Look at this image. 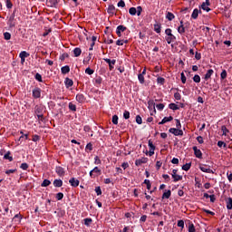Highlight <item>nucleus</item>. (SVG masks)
Listing matches in <instances>:
<instances>
[{
	"instance_id": "f257e3e1",
	"label": "nucleus",
	"mask_w": 232,
	"mask_h": 232,
	"mask_svg": "<svg viewBox=\"0 0 232 232\" xmlns=\"http://www.w3.org/2000/svg\"><path fill=\"white\" fill-rule=\"evenodd\" d=\"M46 111L44 105H36L34 107V114L37 116L38 121L44 120V112Z\"/></svg>"
},
{
	"instance_id": "f03ea898",
	"label": "nucleus",
	"mask_w": 232,
	"mask_h": 232,
	"mask_svg": "<svg viewBox=\"0 0 232 232\" xmlns=\"http://www.w3.org/2000/svg\"><path fill=\"white\" fill-rule=\"evenodd\" d=\"M169 131V133H172V135H175V137H182V135H184V131L177 128H170Z\"/></svg>"
},
{
	"instance_id": "7ed1b4c3",
	"label": "nucleus",
	"mask_w": 232,
	"mask_h": 232,
	"mask_svg": "<svg viewBox=\"0 0 232 232\" xmlns=\"http://www.w3.org/2000/svg\"><path fill=\"white\" fill-rule=\"evenodd\" d=\"M178 172H179L178 169L172 170L171 177H172L174 182H179V181L182 180V176L177 174Z\"/></svg>"
},
{
	"instance_id": "20e7f679",
	"label": "nucleus",
	"mask_w": 232,
	"mask_h": 232,
	"mask_svg": "<svg viewBox=\"0 0 232 232\" xmlns=\"http://www.w3.org/2000/svg\"><path fill=\"white\" fill-rule=\"evenodd\" d=\"M101 175V169L99 167H95L92 170L90 171L91 179H95V177H99Z\"/></svg>"
},
{
	"instance_id": "39448f33",
	"label": "nucleus",
	"mask_w": 232,
	"mask_h": 232,
	"mask_svg": "<svg viewBox=\"0 0 232 232\" xmlns=\"http://www.w3.org/2000/svg\"><path fill=\"white\" fill-rule=\"evenodd\" d=\"M149 155L150 157H153V155H155V145H153V141H151V140H149Z\"/></svg>"
},
{
	"instance_id": "423d86ee",
	"label": "nucleus",
	"mask_w": 232,
	"mask_h": 232,
	"mask_svg": "<svg viewBox=\"0 0 232 232\" xmlns=\"http://www.w3.org/2000/svg\"><path fill=\"white\" fill-rule=\"evenodd\" d=\"M199 169H201L203 173H215L208 165H200Z\"/></svg>"
},
{
	"instance_id": "0eeeda50",
	"label": "nucleus",
	"mask_w": 232,
	"mask_h": 232,
	"mask_svg": "<svg viewBox=\"0 0 232 232\" xmlns=\"http://www.w3.org/2000/svg\"><path fill=\"white\" fill-rule=\"evenodd\" d=\"M103 61H105V63H108L109 64V70L111 72V70H113V66H115V63H117V61L115 60H111L109 58H104Z\"/></svg>"
},
{
	"instance_id": "6e6552de",
	"label": "nucleus",
	"mask_w": 232,
	"mask_h": 232,
	"mask_svg": "<svg viewBox=\"0 0 232 232\" xmlns=\"http://www.w3.org/2000/svg\"><path fill=\"white\" fill-rule=\"evenodd\" d=\"M33 97L34 99H40L41 98V88L36 87L33 90Z\"/></svg>"
},
{
	"instance_id": "1a4fd4ad",
	"label": "nucleus",
	"mask_w": 232,
	"mask_h": 232,
	"mask_svg": "<svg viewBox=\"0 0 232 232\" xmlns=\"http://www.w3.org/2000/svg\"><path fill=\"white\" fill-rule=\"evenodd\" d=\"M117 12V9L115 8V5H110L107 8V14H110V15H115Z\"/></svg>"
},
{
	"instance_id": "9d476101",
	"label": "nucleus",
	"mask_w": 232,
	"mask_h": 232,
	"mask_svg": "<svg viewBox=\"0 0 232 232\" xmlns=\"http://www.w3.org/2000/svg\"><path fill=\"white\" fill-rule=\"evenodd\" d=\"M148 163V158H141L135 160V166H142V164Z\"/></svg>"
},
{
	"instance_id": "9b49d317",
	"label": "nucleus",
	"mask_w": 232,
	"mask_h": 232,
	"mask_svg": "<svg viewBox=\"0 0 232 232\" xmlns=\"http://www.w3.org/2000/svg\"><path fill=\"white\" fill-rule=\"evenodd\" d=\"M194 154L196 155L197 159H202V151L197 148V146H194L192 148Z\"/></svg>"
},
{
	"instance_id": "f8f14e48",
	"label": "nucleus",
	"mask_w": 232,
	"mask_h": 232,
	"mask_svg": "<svg viewBox=\"0 0 232 232\" xmlns=\"http://www.w3.org/2000/svg\"><path fill=\"white\" fill-rule=\"evenodd\" d=\"M69 183L71 184V186H72V188H77L80 184L79 179H75V178H72L69 180Z\"/></svg>"
},
{
	"instance_id": "ddd939ff",
	"label": "nucleus",
	"mask_w": 232,
	"mask_h": 232,
	"mask_svg": "<svg viewBox=\"0 0 232 232\" xmlns=\"http://www.w3.org/2000/svg\"><path fill=\"white\" fill-rule=\"evenodd\" d=\"M55 172L59 177H64V169L63 167H56Z\"/></svg>"
},
{
	"instance_id": "4468645a",
	"label": "nucleus",
	"mask_w": 232,
	"mask_h": 232,
	"mask_svg": "<svg viewBox=\"0 0 232 232\" xmlns=\"http://www.w3.org/2000/svg\"><path fill=\"white\" fill-rule=\"evenodd\" d=\"M198 14H202V11L198 8L194 9L191 14L192 19H198Z\"/></svg>"
},
{
	"instance_id": "2eb2a0df",
	"label": "nucleus",
	"mask_w": 232,
	"mask_h": 232,
	"mask_svg": "<svg viewBox=\"0 0 232 232\" xmlns=\"http://www.w3.org/2000/svg\"><path fill=\"white\" fill-rule=\"evenodd\" d=\"M76 101L80 103H82L86 102V98L84 97L83 94L79 93L76 95Z\"/></svg>"
},
{
	"instance_id": "dca6fc26",
	"label": "nucleus",
	"mask_w": 232,
	"mask_h": 232,
	"mask_svg": "<svg viewBox=\"0 0 232 232\" xmlns=\"http://www.w3.org/2000/svg\"><path fill=\"white\" fill-rule=\"evenodd\" d=\"M213 73H215V71H213V69H209L207 73L205 74V81H209V79H211V75H213Z\"/></svg>"
},
{
	"instance_id": "f3484780",
	"label": "nucleus",
	"mask_w": 232,
	"mask_h": 232,
	"mask_svg": "<svg viewBox=\"0 0 232 232\" xmlns=\"http://www.w3.org/2000/svg\"><path fill=\"white\" fill-rule=\"evenodd\" d=\"M177 37H175V35L171 34L168 37H166V41L168 43V44H171L172 43H175Z\"/></svg>"
},
{
	"instance_id": "a211bd4d",
	"label": "nucleus",
	"mask_w": 232,
	"mask_h": 232,
	"mask_svg": "<svg viewBox=\"0 0 232 232\" xmlns=\"http://www.w3.org/2000/svg\"><path fill=\"white\" fill-rule=\"evenodd\" d=\"M171 121H173L172 116L165 117V118L162 119L161 121L159 122V124H160V125H161V124H166V122H171Z\"/></svg>"
},
{
	"instance_id": "6ab92c4d",
	"label": "nucleus",
	"mask_w": 232,
	"mask_h": 232,
	"mask_svg": "<svg viewBox=\"0 0 232 232\" xmlns=\"http://www.w3.org/2000/svg\"><path fill=\"white\" fill-rule=\"evenodd\" d=\"M10 155H12V152L7 151V152L5 154L4 159H5V160H9V162H12V160H14V158H13L12 156H10Z\"/></svg>"
},
{
	"instance_id": "aec40b11",
	"label": "nucleus",
	"mask_w": 232,
	"mask_h": 232,
	"mask_svg": "<svg viewBox=\"0 0 232 232\" xmlns=\"http://www.w3.org/2000/svg\"><path fill=\"white\" fill-rule=\"evenodd\" d=\"M47 5L49 6H57V5H59V0H47Z\"/></svg>"
},
{
	"instance_id": "412c9836",
	"label": "nucleus",
	"mask_w": 232,
	"mask_h": 232,
	"mask_svg": "<svg viewBox=\"0 0 232 232\" xmlns=\"http://www.w3.org/2000/svg\"><path fill=\"white\" fill-rule=\"evenodd\" d=\"M64 82L66 88H71V86H73V81L70 78H66Z\"/></svg>"
},
{
	"instance_id": "4be33fe9",
	"label": "nucleus",
	"mask_w": 232,
	"mask_h": 232,
	"mask_svg": "<svg viewBox=\"0 0 232 232\" xmlns=\"http://www.w3.org/2000/svg\"><path fill=\"white\" fill-rule=\"evenodd\" d=\"M179 34H185L186 28L184 27V22H180V26L178 28Z\"/></svg>"
},
{
	"instance_id": "5701e85b",
	"label": "nucleus",
	"mask_w": 232,
	"mask_h": 232,
	"mask_svg": "<svg viewBox=\"0 0 232 232\" xmlns=\"http://www.w3.org/2000/svg\"><path fill=\"white\" fill-rule=\"evenodd\" d=\"M14 16H10L7 24H9L10 28L15 27V22H14Z\"/></svg>"
},
{
	"instance_id": "b1692460",
	"label": "nucleus",
	"mask_w": 232,
	"mask_h": 232,
	"mask_svg": "<svg viewBox=\"0 0 232 232\" xmlns=\"http://www.w3.org/2000/svg\"><path fill=\"white\" fill-rule=\"evenodd\" d=\"M28 55H29L28 53H26L25 51H23L20 53L19 57L21 59L22 63H24V58L28 57Z\"/></svg>"
},
{
	"instance_id": "393cba45",
	"label": "nucleus",
	"mask_w": 232,
	"mask_h": 232,
	"mask_svg": "<svg viewBox=\"0 0 232 232\" xmlns=\"http://www.w3.org/2000/svg\"><path fill=\"white\" fill-rule=\"evenodd\" d=\"M61 72H62V73H63V75H66V73H70V66L65 65V66L62 67Z\"/></svg>"
},
{
	"instance_id": "a878e982",
	"label": "nucleus",
	"mask_w": 232,
	"mask_h": 232,
	"mask_svg": "<svg viewBox=\"0 0 232 232\" xmlns=\"http://www.w3.org/2000/svg\"><path fill=\"white\" fill-rule=\"evenodd\" d=\"M81 53H82V51L81 50V48H79V47L74 48V50H73L74 57L81 56Z\"/></svg>"
},
{
	"instance_id": "bb28decb",
	"label": "nucleus",
	"mask_w": 232,
	"mask_h": 232,
	"mask_svg": "<svg viewBox=\"0 0 232 232\" xmlns=\"http://www.w3.org/2000/svg\"><path fill=\"white\" fill-rule=\"evenodd\" d=\"M162 26L160 25V24H154V32H156V34H160Z\"/></svg>"
},
{
	"instance_id": "cd10ccee",
	"label": "nucleus",
	"mask_w": 232,
	"mask_h": 232,
	"mask_svg": "<svg viewBox=\"0 0 232 232\" xmlns=\"http://www.w3.org/2000/svg\"><path fill=\"white\" fill-rule=\"evenodd\" d=\"M53 186H54V188H62L63 181L61 179H54Z\"/></svg>"
},
{
	"instance_id": "c85d7f7f",
	"label": "nucleus",
	"mask_w": 232,
	"mask_h": 232,
	"mask_svg": "<svg viewBox=\"0 0 232 232\" xmlns=\"http://www.w3.org/2000/svg\"><path fill=\"white\" fill-rule=\"evenodd\" d=\"M221 131H222V135L223 136H227V133H229V130L227 129V127H226V125L221 126Z\"/></svg>"
},
{
	"instance_id": "c756f323",
	"label": "nucleus",
	"mask_w": 232,
	"mask_h": 232,
	"mask_svg": "<svg viewBox=\"0 0 232 232\" xmlns=\"http://www.w3.org/2000/svg\"><path fill=\"white\" fill-rule=\"evenodd\" d=\"M226 204H227V209H232V198H227L226 199Z\"/></svg>"
},
{
	"instance_id": "7c9ffc66",
	"label": "nucleus",
	"mask_w": 232,
	"mask_h": 232,
	"mask_svg": "<svg viewBox=\"0 0 232 232\" xmlns=\"http://www.w3.org/2000/svg\"><path fill=\"white\" fill-rule=\"evenodd\" d=\"M125 44H128V40H118L116 41L117 46H124Z\"/></svg>"
},
{
	"instance_id": "2f4dec72",
	"label": "nucleus",
	"mask_w": 232,
	"mask_h": 232,
	"mask_svg": "<svg viewBox=\"0 0 232 232\" xmlns=\"http://www.w3.org/2000/svg\"><path fill=\"white\" fill-rule=\"evenodd\" d=\"M171 197V190H165L162 195V198H169Z\"/></svg>"
},
{
	"instance_id": "473e14b6",
	"label": "nucleus",
	"mask_w": 232,
	"mask_h": 232,
	"mask_svg": "<svg viewBox=\"0 0 232 232\" xmlns=\"http://www.w3.org/2000/svg\"><path fill=\"white\" fill-rule=\"evenodd\" d=\"M52 182L49 179H44L43 183L41 184L42 188H48Z\"/></svg>"
},
{
	"instance_id": "72a5a7b5",
	"label": "nucleus",
	"mask_w": 232,
	"mask_h": 232,
	"mask_svg": "<svg viewBox=\"0 0 232 232\" xmlns=\"http://www.w3.org/2000/svg\"><path fill=\"white\" fill-rule=\"evenodd\" d=\"M182 169L184 171H189V169H191V163H186L185 165H183Z\"/></svg>"
},
{
	"instance_id": "f704fd0d",
	"label": "nucleus",
	"mask_w": 232,
	"mask_h": 232,
	"mask_svg": "<svg viewBox=\"0 0 232 232\" xmlns=\"http://www.w3.org/2000/svg\"><path fill=\"white\" fill-rule=\"evenodd\" d=\"M166 18H167L169 21H173V19H175V14H173L172 13L168 12V13H167V15H166Z\"/></svg>"
},
{
	"instance_id": "c9c22d12",
	"label": "nucleus",
	"mask_w": 232,
	"mask_h": 232,
	"mask_svg": "<svg viewBox=\"0 0 232 232\" xmlns=\"http://www.w3.org/2000/svg\"><path fill=\"white\" fill-rule=\"evenodd\" d=\"M129 14H130V15H137V8H135V7H130V8L129 9Z\"/></svg>"
},
{
	"instance_id": "e433bc0d",
	"label": "nucleus",
	"mask_w": 232,
	"mask_h": 232,
	"mask_svg": "<svg viewBox=\"0 0 232 232\" xmlns=\"http://www.w3.org/2000/svg\"><path fill=\"white\" fill-rule=\"evenodd\" d=\"M116 30H118V32H121L122 34V32H126V30H128V28L124 25H119Z\"/></svg>"
},
{
	"instance_id": "4c0bfd02",
	"label": "nucleus",
	"mask_w": 232,
	"mask_h": 232,
	"mask_svg": "<svg viewBox=\"0 0 232 232\" xmlns=\"http://www.w3.org/2000/svg\"><path fill=\"white\" fill-rule=\"evenodd\" d=\"M209 5H207L206 4H202L201 5V8L202 10H204L205 12H211V8L208 7Z\"/></svg>"
},
{
	"instance_id": "58836bf2",
	"label": "nucleus",
	"mask_w": 232,
	"mask_h": 232,
	"mask_svg": "<svg viewBox=\"0 0 232 232\" xmlns=\"http://www.w3.org/2000/svg\"><path fill=\"white\" fill-rule=\"evenodd\" d=\"M169 108L170 110H174V111L179 110V105H177L176 103H170V104L169 105Z\"/></svg>"
},
{
	"instance_id": "ea45409f",
	"label": "nucleus",
	"mask_w": 232,
	"mask_h": 232,
	"mask_svg": "<svg viewBox=\"0 0 232 232\" xmlns=\"http://www.w3.org/2000/svg\"><path fill=\"white\" fill-rule=\"evenodd\" d=\"M4 39H5V41H10V39H12V34L8 32L4 33Z\"/></svg>"
},
{
	"instance_id": "a19ab883",
	"label": "nucleus",
	"mask_w": 232,
	"mask_h": 232,
	"mask_svg": "<svg viewBox=\"0 0 232 232\" xmlns=\"http://www.w3.org/2000/svg\"><path fill=\"white\" fill-rule=\"evenodd\" d=\"M157 82H158V84L163 85L164 82H166V79H164L163 77H158L157 78Z\"/></svg>"
},
{
	"instance_id": "79ce46f5",
	"label": "nucleus",
	"mask_w": 232,
	"mask_h": 232,
	"mask_svg": "<svg viewBox=\"0 0 232 232\" xmlns=\"http://www.w3.org/2000/svg\"><path fill=\"white\" fill-rule=\"evenodd\" d=\"M69 109L71 110V111H77V106H75V104L72 102L69 103Z\"/></svg>"
},
{
	"instance_id": "37998d69",
	"label": "nucleus",
	"mask_w": 232,
	"mask_h": 232,
	"mask_svg": "<svg viewBox=\"0 0 232 232\" xmlns=\"http://www.w3.org/2000/svg\"><path fill=\"white\" fill-rule=\"evenodd\" d=\"M112 124H115V125L119 124V116L117 115L112 116Z\"/></svg>"
},
{
	"instance_id": "c03bdc74",
	"label": "nucleus",
	"mask_w": 232,
	"mask_h": 232,
	"mask_svg": "<svg viewBox=\"0 0 232 232\" xmlns=\"http://www.w3.org/2000/svg\"><path fill=\"white\" fill-rule=\"evenodd\" d=\"M138 79H139V82H140V84H144L145 80H144V75L143 74L140 73L138 75Z\"/></svg>"
},
{
	"instance_id": "a18cd8bd",
	"label": "nucleus",
	"mask_w": 232,
	"mask_h": 232,
	"mask_svg": "<svg viewBox=\"0 0 232 232\" xmlns=\"http://www.w3.org/2000/svg\"><path fill=\"white\" fill-rule=\"evenodd\" d=\"M63 198H64V194H63V192H60V193L56 194V199L57 200H63Z\"/></svg>"
},
{
	"instance_id": "49530a36",
	"label": "nucleus",
	"mask_w": 232,
	"mask_h": 232,
	"mask_svg": "<svg viewBox=\"0 0 232 232\" xmlns=\"http://www.w3.org/2000/svg\"><path fill=\"white\" fill-rule=\"evenodd\" d=\"M93 69L88 67L86 70H85V73H87V75H93Z\"/></svg>"
},
{
	"instance_id": "de8ad7c7",
	"label": "nucleus",
	"mask_w": 232,
	"mask_h": 232,
	"mask_svg": "<svg viewBox=\"0 0 232 232\" xmlns=\"http://www.w3.org/2000/svg\"><path fill=\"white\" fill-rule=\"evenodd\" d=\"M105 44H113V39L108 37L107 39H104Z\"/></svg>"
},
{
	"instance_id": "09e8293b",
	"label": "nucleus",
	"mask_w": 232,
	"mask_h": 232,
	"mask_svg": "<svg viewBox=\"0 0 232 232\" xmlns=\"http://www.w3.org/2000/svg\"><path fill=\"white\" fill-rule=\"evenodd\" d=\"M144 184H146L147 189H151V183L150 182V179H145Z\"/></svg>"
},
{
	"instance_id": "8fccbe9b",
	"label": "nucleus",
	"mask_w": 232,
	"mask_h": 232,
	"mask_svg": "<svg viewBox=\"0 0 232 232\" xmlns=\"http://www.w3.org/2000/svg\"><path fill=\"white\" fill-rule=\"evenodd\" d=\"M5 5L7 8H12V6H14V5L12 4V0H5Z\"/></svg>"
},
{
	"instance_id": "3c124183",
	"label": "nucleus",
	"mask_w": 232,
	"mask_h": 232,
	"mask_svg": "<svg viewBox=\"0 0 232 232\" xmlns=\"http://www.w3.org/2000/svg\"><path fill=\"white\" fill-rule=\"evenodd\" d=\"M220 77L222 80L226 79V77H227V72L226 70H223L220 74Z\"/></svg>"
},
{
	"instance_id": "603ef678",
	"label": "nucleus",
	"mask_w": 232,
	"mask_h": 232,
	"mask_svg": "<svg viewBox=\"0 0 232 232\" xmlns=\"http://www.w3.org/2000/svg\"><path fill=\"white\" fill-rule=\"evenodd\" d=\"M196 231H197V229H195V225L190 224L188 226V232H196Z\"/></svg>"
},
{
	"instance_id": "864d4df0",
	"label": "nucleus",
	"mask_w": 232,
	"mask_h": 232,
	"mask_svg": "<svg viewBox=\"0 0 232 232\" xmlns=\"http://www.w3.org/2000/svg\"><path fill=\"white\" fill-rule=\"evenodd\" d=\"M83 220H84L85 226H90V224H92V218H84Z\"/></svg>"
},
{
	"instance_id": "5fc2aeb1",
	"label": "nucleus",
	"mask_w": 232,
	"mask_h": 232,
	"mask_svg": "<svg viewBox=\"0 0 232 232\" xmlns=\"http://www.w3.org/2000/svg\"><path fill=\"white\" fill-rule=\"evenodd\" d=\"M136 122L137 124H142V117L140 115L136 116Z\"/></svg>"
},
{
	"instance_id": "6e6d98bb",
	"label": "nucleus",
	"mask_w": 232,
	"mask_h": 232,
	"mask_svg": "<svg viewBox=\"0 0 232 232\" xmlns=\"http://www.w3.org/2000/svg\"><path fill=\"white\" fill-rule=\"evenodd\" d=\"M118 6H119V8H124V6H126V3H124V0H121L118 3Z\"/></svg>"
},
{
	"instance_id": "4d7b16f0",
	"label": "nucleus",
	"mask_w": 232,
	"mask_h": 232,
	"mask_svg": "<svg viewBox=\"0 0 232 232\" xmlns=\"http://www.w3.org/2000/svg\"><path fill=\"white\" fill-rule=\"evenodd\" d=\"M193 81L194 82H200V76L198 74L194 75Z\"/></svg>"
},
{
	"instance_id": "13d9d810",
	"label": "nucleus",
	"mask_w": 232,
	"mask_h": 232,
	"mask_svg": "<svg viewBox=\"0 0 232 232\" xmlns=\"http://www.w3.org/2000/svg\"><path fill=\"white\" fill-rule=\"evenodd\" d=\"M174 98L176 99V101H180L182 99V95H180L179 92H176L174 94Z\"/></svg>"
},
{
	"instance_id": "bf43d9fd",
	"label": "nucleus",
	"mask_w": 232,
	"mask_h": 232,
	"mask_svg": "<svg viewBox=\"0 0 232 232\" xmlns=\"http://www.w3.org/2000/svg\"><path fill=\"white\" fill-rule=\"evenodd\" d=\"M180 75H181V82L183 84H186V81H187L186 75L184 74V72H181Z\"/></svg>"
},
{
	"instance_id": "052dcab7",
	"label": "nucleus",
	"mask_w": 232,
	"mask_h": 232,
	"mask_svg": "<svg viewBox=\"0 0 232 232\" xmlns=\"http://www.w3.org/2000/svg\"><path fill=\"white\" fill-rule=\"evenodd\" d=\"M176 128L180 130L182 128V124H180V120L176 119Z\"/></svg>"
},
{
	"instance_id": "680f3d73",
	"label": "nucleus",
	"mask_w": 232,
	"mask_h": 232,
	"mask_svg": "<svg viewBox=\"0 0 232 232\" xmlns=\"http://www.w3.org/2000/svg\"><path fill=\"white\" fill-rule=\"evenodd\" d=\"M95 192L96 194L99 195H102V190L101 189V187H96L95 188Z\"/></svg>"
},
{
	"instance_id": "e2e57ef3",
	"label": "nucleus",
	"mask_w": 232,
	"mask_h": 232,
	"mask_svg": "<svg viewBox=\"0 0 232 232\" xmlns=\"http://www.w3.org/2000/svg\"><path fill=\"white\" fill-rule=\"evenodd\" d=\"M94 164L96 165L101 164V159L99 158V156L94 157Z\"/></svg>"
},
{
	"instance_id": "0e129e2a",
	"label": "nucleus",
	"mask_w": 232,
	"mask_h": 232,
	"mask_svg": "<svg viewBox=\"0 0 232 232\" xmlns=\"http://www.w3.org/2000/svg\"><path fill=\"white\" fill-rule=\"evenodd\" d=\"M157 110L162 111L164 110V104L163 103H159L156 105Z\"/></svg>"
},
{
	"instance_id": "69168bd1",
	"label": "nucleus",
	"mask_w": 232,
	"mask_h": 232,
	"mask_svg": "<svg viewBox=\"0 0 232 232\" xmlns=\"http://www.w3.org/2000/svg\"><path fill=\"white\" fill-rule=\"evenodd\" d=\"M21 169H28V164L27 163H22L21 166H20Z\"/></svg>"
},
{
	"instance_id": "338daca9",
	"label": "nucleus",
	"mask_w": 232,
	"mask_h": 232,
	"mask_svg": "<svg viewBox=\"0 0 232 232\" xmlns=\"http://www.w3.org/2000/svg\"><path fill=\"white\" fill-rule=\"evenodd\" d=\"M178 227L184 228V220H179L178 221Z\"/></svg>"
},
{
	"instance_id": "774afa93",
	"label": "nucleus",
	"mask_w": 232,
	"mask_h": 232,
	"mask_svg": "<svg viewBox=\"0 0 232 232\" xmlns=\"http://www.w3.org/2000/svg\"><path fill=\"white\" fill-rule=\"evenodd\" d=\"M123 117H124V119H130V111H125L123 112Z\"/></svg>"
}]
</instances>
